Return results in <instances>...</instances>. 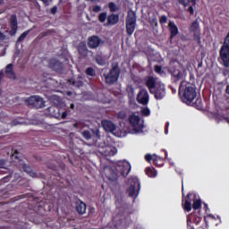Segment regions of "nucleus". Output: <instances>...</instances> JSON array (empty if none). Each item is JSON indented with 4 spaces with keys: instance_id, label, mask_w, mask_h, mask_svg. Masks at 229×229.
Instances as JSON below:
<instances>
[{
    "instance_id": "obj_50",
    "label": "nucleus",
    "mask_w": 229,
    "mask_h": 229,
    "mask_svg": "<svg viewBox=\"0 0 229 229\" xmlns=\"http://www.w3.org/2000/svg\"><path fill=\"white\" fill-rule=\"evenodd\" d=\"M56 10H57L56 7H53V8H52V13H56Z\"/></svg>"
},
{
    "instance_id": "obj_52",
    "label": "nucleus",
    "mask_w": 229,
    "mask_h": 229,
    "mask_svg": "<svg viewBox=\"0 0 229 229\" xmlns=\"http://www.w3.org/2000/svg\"><path fill=\"white\" fill-rule=\"evenodd\" d=\"M208 217H210L211 219H216V216L214 215H208Z\"/></svg>"
},
{
    "instance_id": "obj_53",
    "label": "nucleus",
    "mask_w": 229,
    "mask_h": 229,
    "mask_svg": "<svg viewBox=\"0 0 229 229\" xmlns=\"http://www.w3.org/2000/svg\"><path fill=\"white\" fill-rule=\"evenodd\" d=\"M225 92H226V94L229 95V85H227L226 89H225Z\"/></svg>"
},
{
    "instance_id": "obj_27",
    "label": "nucleus",
    "mask_w": 229,
    "mask_h": 229,
    "mask_svg": "<svg viewBox=\"0 0 229 229\" xmlns=\"http://www.w3.org/2000/svg\"><path fill=\"white\" fill-rule=\"evenodd\" d=\"M108 8H109L110 12H112V13H115V12L119 11V7L114 2H111L108 4Z\"/></svg>"
},
{
    "instance_id": "obj_5",
    "label": "nucleus",
    "mask_w": 229,
    "mask_h": 229,
    "mask_svg": "<svg viewBox=\"0 0 229 229\" xmlns=\"http://www.w3.org/2000/svg\"><path fill=\"white\" fill-rule=\"evenodd\" d=\"M121 74V69H119L118 64H114L108 74L104 73L103 78L106 83L108 85H114L117 80H119V75Z\"/></svg>"
},
{
    "instance_id": "obj_24",
    "label": "nucleus",
    "mask_w": 229,
    "mask_h": 229,
    "mask_svg": "<svg viewBox=\"0 0 229 229\" xmlns=\"http://www.w3.org/2000/svg\"><path fill=\"white\" fill-rule=\"evenodd\" d=\"M5 73L9 78H15V75L13 74V64H9L5 68Z\"/></svg>"
},
{
    "instance_id": "obj_2",
    "label": "nucleus",
    "mask_w": 229,
    "mask_h": 229,
    "mask_svg": "<svg viewBox=\"0 0 229 229\" xmlns=\"http://www.w3.org/2000/svg\"><path fill=\"white\" fill-rule=\"evenodd\" d=\"M131 171V165L126 160H120L114 164L113 168L106 166V176L110 182H115L119 178V174L122 176H128Z\"/></svg>"
},
{
    "instance_id": "obj_23",
    "label": "nucleus",
    "mask_w": 229,
    "mask_h": 229,
    "mask_svg": "<svg viewBox=\"0 0 229 229\" xmlns=\"http://www.w3.org/2000/svg\"><path fill=\"white\" fill-rule=\"evenodd\" d=\"M45 101L42 98L39 96H36V104H35V108H44L45 106Z\"/></svg>"
},
{
    "instance_id": "obj_4",
    "label": "nucleus",
    "mask_w": 229,
    "mask_h": 229,
    "mask_svg": "<svg viewBox=\"0 0 229 229\" xmlns=\"http://www.w3.org/2000/svg\"><path fill=\"white\" fill-rule=\"evenodd\" d=\"M129 123L135 133H139L144 129V120L140 118L139 113L131 114L129 116Z\"/></svg>"
},
{
    "instance_id": "obj_41",
    "label": "nucleus",
    "mask_w": 229,
    "mask_h": 229,
    "mask_svg": "<svg viewBox=\"0 0 229 229\" xmlns=\"http://www.w3.org/2000/svg\"><path fill=\"white\" fill-rule=\"evenodd\" d=\"M159 22L161 24H165V22H167V16H161Z\"/></svg>"
},
{
    "instance_id": "obj_57",
    "label": "nucleus",
    "mask_w": 229,
    "mask_h": 229,
    "mask_svg": "<svg viewBox=\"0 0 229 229\" xmlns=\"http://www.w3.org/2000/svg\"><path fill=\"white\" fill-rule=\"evenodd\" d=\"M71 108H74V104H72V105H71Z\"/></svg>"
},
{
    "instance_id": "obj_43",
    "label": "nucleus",
    "mask_w": 229,
    "mask_h": 229,
    "mask_svg": "<svg viewBox=\"0 0 229 229\" xmlns=\"http://www.w3.org/2000/svg\"><path fill=\"white\" fill-rule=\"evenodd\" d=\"M101 7L99 5L93 6V12H95L96 13H99Z\"/></svg>"
},
{
    "instance_id": "obj_45",
    "label": "nucleus",
    "mask_w": 229,
    "mask_h": 229,
    "mask_svg": "<svg viewBox=\"0 0 229 229\" xmlns=\"http://www.w3.org/2000/svg\"><path fill=\"white\" fill-rule=\"evenodd\" d=\"M46 6H49V3H51L53 0H41Z\"/></svg>"
},
{
    "instance_id": "obj_21",
    "label": "nucleus",
    "mask_w": 229,
    "mask_h": 229,
    "mask_svg": "<svg viewBox=\"0 0 229 229\" xmlns=\"http://www.w3.org/2000/svg\"><path fill=\"white\" fill-rule=\"evenodd\" d=\"M145 173H146L147 176H148L149 178H156L157 174H158L157 170H155V168H153V167L146 168Z\"/></svg>"
},
{
    "instance_id": "obj_32",
    "label": "nucleus",
    "mask_w": 229,
    "mask_h": 229,
    "mask_svg": "<svg viewBox=\"0 0 229 229\" xmlns=\"http://www.w3.org/2000/svg\"><path fill=\"white\" fill-rule=\"evenodd\" d=\"M155 71L157 74H160V76H165V72H164V70H162V66L156 65Z\"/></svg>"
},
{
    "instance_id": "obj_16",
    "label": "nucleus",
    "mask_w": 229,
    "mask_h": 229,
    "mask_svg": "<svg viewBox=\"0 0 229 229\" xmlns=\"http://www.w3.org/2000/svg\"><path fill=\"white\" fill-rule=\"evenodd\" d=\"M76 210L78 214H85V212H87V204H85L83 201H78L76 203Z\"/></svg>"
},
{
    "instance_id": "obj_56",
    "label": "nucleus",
    "mask_w": 229,
    "mask_h": 229,
    "mask_svg": "<svg viewBox=\"0 0 229 229\" xmlns=\"http://www.w3.org/2000/svg\"><path fill=\"white\" fill-rule=\"evenodd\" d=\"M4 0H0V4H3Z\"/></svg>"
},
{
    "instance_id": "obj_33",
    "label": "nucleus",
    "mask_w": 229,
    "mask_h": 229,
    "mask_svg": "<svg viewBox=\"0 0 229 229\" xmlns=\"http://www.w3.org/2000/svg\"><path fill=\"white\" fill-rule=\"evenodd\" d=\"M50 101H53L55 105H58V103H60V97L56 96V95H52L49 98Z\"/></svg>"
},
{
    "instance_id": "obj_39",
    "label": "nucleus",
    "mask_w": 229,
    "mask_h": 229,
    "mask_svg": "<svg viewBox=\"0 0 229 229\" xmlns=\"http://www.w3.org/2000/svg\"><path fill=\"white\" fill-rule=\"evenodd\" d=\"M118 119H125L126 118V112L121 111L117 114Z\"/></svg>"
},
{
    "instance_id": "obj_26",
    "label": "nucleus",
    "mask_w": 229,
    "mask_h": 229,
    "mask_svg": "<svg viewBox=\"0 0 229 229\" xmlns=\"http://www.w3.org/2000/svg\"><path fill=\"white\" fill-rule=\"evenodd\" d=\"M75 87H81L83 85V77H79L77 81H70Z\"/></svg>"
},
{
    "instance_id": "obj_1",
    "label": "nucleus",
    "mask_w": 229,
    "mask_h": 229,
    "mask_svg": "<svg viewBox=\"0 0 229 229\" xmlns=\"http://www.w3.org/2000/svg\"><path fill=\"white\" fill-rule=\"evenodd\" d=\"M172 76L174 81H182L179 87V93L183 95L184 99H186L188 103H192L197 96L196 87L184 81L185 78H187V72L185 69L182 66L174 69Z\"/></svg>"
},
{
    "instance_id": "obj_25",
    "label": "nucleus",
    "mask_w": 229,
    "mask_h": 229,
    "mask_svg": "<svg viewBox=\"0 0 229 229\" xmlns=\"http://www.w3.org/2000/svg\"><path fill=\"white\" fill-rule=\"evenodd\" d=\"M193 197L192 208H194V210H198L199 208H201V199H196V195H193Z\"/></svg>"
},
{
    "instance_id": "obj_9",
    "label": "nucleus",
    "mask_w": 229,
    "mask_h": 229,
    "mask_svg": "<svg viewBox=\"0 0 229 229\" xmlns=\"http://www.w3.org/2000/svg\"><path fill=\"white\" fill-rule=\"evenodd\" d=\"M189 31L192 34L193 40L199 44L201 42V27H199V22H198V21L191 22L189 27Z\"/></svg>"
},
{
    "instance_id": "obj_7",
    "label": "nucleus",
    "mask_w": 229,
    "mask_h": 229,
    "mask_svg": "<svg viewBox=\"0 0 229 229\" xmlns=\"http://www.w3.org/2000/svg\"><path fill=\"white\" fill-rule=\"evenodd\" d=\"M129 189L127 190V192L129 196L137 198L139 196V192H140V181H139V178L132 177L129 179Z\"/></svg>"
},
{
    "instance_id": "obj_61",
    "label": "nucleus",
    "mask_w": 229,
    "mask_h": 229,
    "mask_svg": "<svg viewBox=\"0 0 229 229\" xmlns=\"http://www.w3.org/2000/svg\"><path fill=\"white\" fill-rule=\"evenodd\" d=\"M165 135H167V131H165Z\"/></svg>"
},
{
    "instance_id": "obj_40",
    "label": "nucleus",
    "mask_w": 229,
    "mask_h": 229,
    "mask_svg": "<svg viewBox=\"0 0 229 229\" xmlns=\"http://www.w3.org/2000/svg\"><path fill=\"white\" fill-rule=\"evenodd\" d=\"M181 4H183V6H187L189 3H191V0H178Z\"/></svg>"
},
{
    "instance_id": "obj_36",
    "label": "nucleus",
    "mask_w": 229,
    "mask_h": 229,
    "mask_svg": "<svg viewBox=\"0 0 229 229\" xmlns=\"http://www.w3.org/2000/svg\"><path fill=\"white\" fill-rule=\"evenodd\" d=\"M82 137L86 139V140H89L92 137V135L90 134V131H82Z\"/></svg>"
},
{
    "instance_id": "obj_63",
    "label": "nucleus",
    "mask_w": 229,
    "mask_h": 229,
    "mask_svg": "<svg viewBox=\"0 0 229 229\" xmlns=\"http://www.w3.org/2000/svg\"><path fill=\"white\" fill-rule=\"evenodd\" d=\"M218 217V219H221V218H219V216H217Z\"/></svg>"
},
{
    "instance_id": "obj_37",
    "label": "nucleus",
    "mask_w": 229,
    "mask_h": 229,
    "mask_svg": "<svg viewBox=\"0 0 229 229\" xmlns=\"http://www.w3.org/2000/svg\"><path fill=\"white\" fill-rule=\"evenodd\" d=\"M98 21L100 22H105L106 21V13H102L98 16Z\"/></svg>"
},
{
    "instance_id": "obj_15",
    "label": "nucleus",
    "mask_w": 229,
    "mask_h": 229,
    "mask_svg": "<svg viewBox=\"0 0 229 229\" xmlns=\"http://www.w3.org/2000/svg\"><path fill=\"white\" fill-rule=\"evenodd\" d=\"M49 67L50 69H53L54 71L58 72V71H62V68L64 67V65L62 64V63H60L56 59H52L49 62Z\"/></svg>"
},
{
    "instance_id": "obj_6",
    "label": "nucleus",
    "mask_w": 229,
    "mask_h": 229,
    "mask_svg": "<svg viewBox=\"0 0 229 229\" xmlns=\"http://www.w3.org/2000/svg\"><path fill=\"white\" fill-rule=\"evenodd\" d=\"M135 26H137V14L130 10L126 18V32L128 35H133Z\"/></svg>"
},
{
    "instance_id": "obj_46",
    "label": "nucleus",
    "mask_w": 229,
    "mask_h": 229,
    "mask_svg": "<svg viewBox=\"0 0 229 229\" xmlns=\"http://www.w3.org/2000/svg\"><path fill=\"white\" fill-rule=\"evenodd\" d=\"M17 124H22V123L17 120L13 121V126H17Z\"/></svg>"
},
{
    "instance_id": "obj_55",
    "label": "nucleus",
    "mask_w": 229,
    "mask_h": 229,
    "mask_svg": "<svg viewBox=\"0 0 229 229\" xmlns=\"http://www.w3.org/2000/svg\"><path fill=\"white\" fill-rule=\"evenodd\" d=\"M191 196H193L192 194H188L187 198H191Z\"/></svg>"
},
{
    "instance_id": "obj_10",
    "label": "nucleus",
    "mask_w": 229,
    "mask_h": 229,
    "mask_svg": "<svg viewBox=\"0 0 229 229\" xmlns=\"http://www.w3.org/2000/svg\"><path fill=\"white\" fill-rule=\"evenodd\" d=\"M102 126L106 131H110V133H113L114 137H124V133L123 131H118L115 127V123H113L111 121L103 120Z\"/></svg>"
},
{
    "instance_id": "obj_30",
    "label": "nucleus",
    "mask_w": 229,
    "mask_h": 229,
    "mask_svg": "<svg viewBox=\"0 0 229 229\" xmlns=\"http://www.w3.org/2000/svg\"><path fill=\"white\" fill-rule=\"evenodd\" d=\"M50 112H55L52 114V115H54L55 119H58V117H60V109H58L57 107H55V106L50 107Z\"/></svg>"
},
{
    "instance_id": "obj_38",
    "label": "nucleus",
    "mask_w": 229,
    "mask_h": 229,
    "mask_svg": "<svg viewBox=\"0 0 229 229\" xmlns=\"http://www.w3.org/2000/svg\"><path fill=\"white\" fill-rule=\"evenodd\" d=\"M86 74H88V76H95L96 75V72L92 68H88L86 70Z\"/></svg>"
},
{
    "instance_id": "obj_35",
    "label": "nucleus",
    "mask_w": 229,
    "mask_h": 229,
    "mask_svg": "<svg viewBox=\"0 0 229 229\" xmlns=\"http://www.w3.org/2000/svg\"><path fill=\"white\" fill-rule=\"evenodd\" d=\"M30 30H26L25 32H23L18 38V42H22V40H24V38H26V37H28V35H30Z\"/></svg>"
},
{
    "instance_id": "obj_47",
    "label": "nucleus",
    "mask_w": 229,
    "mask_h": 229,
    "mask_svg": "<svg viewBox=\"0 0 229 229\" xmlns=\"http://www.w3.org/2000/svg\"><path fill=\"white\" fill-rule=\"evenodd\" d=\"M188 10L191 15L194 13V8L192 6H190Z\"/></svg>"
},
{
    "instance_id": "obj_20",
    "label": "nucleus",
    "mask_w": 229,
    "mask_h": 229,
    "mask_svg": "<svg viewBox=\"0 0 229 229\" xmlns=\"http://www.w3.org/2000/svg\"><path fill=\"white\" fill-rule=\"evenodd\" d=\"M20 165H21V169H23V171H25L26 173H29V174L32 176V178H35V176H37V174L31 172V168H30V166H28L26 164H24V161H21Z\"/></svg>"
},
{
    "instance_id": "obj_51",
    "label": "nucleus",
    "mask_w": 229,
    "mask_h": 229,
    "mask_svg": "<svg viewBox=\"0 0 229 229\" xmlns=\"http://www.w3.org/2000/svg\"><path fill=\"white\" fill-rule=\"evenodd\" d=\"M13 158H17V150L13 154Z\"/></svg>"
},
{
    "instance_id": "obj_17",
    "label": "nucleus",
    "mask_w": 229,
    "mask_h": 229,
    "mask_svg": "<svg viewBox=\"0 0 229 229\" xmlns=\"http://www.w3.org/2000/svg\"><path fill=\"white\" fill-rule=\"evenodd\" d=\"M145 159L147 160V162H151V160H153V162L156 164H157V162L164 160V158L157 156L156 154L154 155L147 154L145 156Z\"/></svg>"
},
{
    "instance_id": "obj_13",
    "label": "nucleus",
    "mask_w": 229,
    "mask_h": 229,
    "mask_svg": "<svg viewBox=\"0 0 229 229\" xmlns=\"http://www.w3.org/2000/svg\"><path fill=\"white\" fill-rule=\"evenodd\" d=\"M101 153L104 157H114V155L117 154V148L113 146H106V148L101 150Z\"/></svg>"
},
{
    "instance_id": "obj_48",
    "label": "nucleus",
    "mask_w": 229,
    "mask_h": 229,
    "mask_svg": "<svg viewBox=\"0 0 229 229\" xmlns=\"http://www.w3.org/2000/svg\"><path fill=\"white\" fill-rule=\"evenodd\" d=\"M61 117L62 119H65L67 117V112H64Z\"/></svg>"
},
{
    "instance_id": "obj_19",
    "label": "nucleus",
    "mask_w": 229,
    "mask_h": 229,
    "mask_svg": "<svg viewBox=\"0 0 229 229\" xmlns=\"http://www.w3.org/2000/svg\"><path fill=\"white\" fill-rule=\"evenodd\" d=\"M108 24L112 26L117 24L119 22V15L117 14H111L107 18Z\"/></svg>"
},
{
    "instance_id": "obj_14",
    "label": "nucleus",
    "mask_w": 229,
    "mask_h": 229,
    "mask_svg": "<svg viewBox=\"0 0 229 229\" xmlns=\"http://www.w3.org/2000/svg\"><path fill=\"white\" fill-rule=\"evenodd\" d=\"M101 44V38L98 36H92L89 38V47H91V49H96V47H99V45Z\"/></svg>"
},
{
    "instance_id": "obj_29",
    "label": "nucleus",
    "mask_w": 229,
    "mask_h": 229,
    "mask_svg": "<svg viewBox=\"0 0 229 229\" xmlns=\"http://www.w3.org/2000/svg\"><path fill=\"white\" fill-rule=\"evenodd\" d=\"M183 208L184 210H187V212H191L192 210V204L189 199H186L184 204H183Z\"/></svg>"
},
{
    "instance_id": "obj_28",
    "label": "nucleus",
    "mask_w": 229,
    "mask_h": 229,
    "mask_svg": "<svg viewBox=\"0 0 229 229\" xmlns=\"http://www.w3.org/2000/svg\"><path fill=\"white\" fill-rule=\"evenodd\" d=\"M26 103H28L31 106H35V105L37 103V96H32V97L27 98Z\"/></svg>"
},
{
    "instance_id": "obj_44",
    "label": "nucleus",
    "mask_w": 229,
    "mask_h": 229,
    "mask_svg": "<svg viewBox=\"0 0 229 229\" xmlns=\"http://www.w3.org/2000/svg\"><path fill=\"white\" fill-rule=\"evenodd\" d=\"M96 60H97V63H98V65H104L105 64L104 60H102V59L98 60V58Z\"/></svg>"
},
{
    "instance_id": "obj_12",
    "label": "nucleus",
    "mask_w": 229,
    "mask_h": 229,
    "mask_svg": "<svg viewBox=\"0 0 229 229\" xmlns=\"http://www.w3.org/2000/svg\"><path fill=\"white\" fill-rule=\"evenodd\" d=\"M201 217L196 216V214L192 213L187 216V225L188 226H191V228H193L192 225H198L200 223Z\"/></svg>"
},
{
    "instance_id": "obj_58",
    "label": "nucleus",
    "mask_w": 229,
    "mask_h": 229,
    "mask_svg": "<svg viewBox=\"0 0 229 229\" xmlns=\"http://www.w3.org/2000/svg\"><path fill=\"white\" fill-rule=\"evenodd\" d=\"M226 123H228V124H229V118H226Z\"/></svg>"
},
{
    "instance_id": "obj_18",
    "label": "nucleus",
    "mask_w": 229,
    "mask_h": 229,
    "mask_svg": "<svg viewBox=\"0 0 229 229\" xmlns=\"http://www.w3.org/2000/svg\"><path fill=\"white\" fill-rule=\"evenodd\" d=\"M168 28L171 31V36L176 37L179 31H178V27L176 26V24H174V21H170L168 24Z\"/></svg>"
},
{
    "instance_id": "obj_59",
    "label": "nucleus",
    "mask_w": 229,
    "mask_h": 229,
    "mask_svg": "<svg viewBox=\"0 0 229 229\" xmlns=\"http://www.w3.org/2000/svg\"><path fill=\"white\" fill-rule=\"evenodd\" d=\"M169 127V123H166V128H168Z\"/></svg>"
},
{
    "instance_id": "obj_3",
    "label": "nucleus",
    "mask_w": 229,
    "mask_h": 229,
    "mask_svg": "<svg viewBox=\"0 0 229 229\" xmlns=\"http://www.w3.org/2000/svg\"><path fill=\"white\" fill-rule=\"evenodd\" d=\"M146 85L155 99H164L165 98V85L160 80L150 77L147 80Z\"/></svg>"
},
{
    "instance_id": "obj_8",
    "label": "nucleus",
    "mask_w": 229,
    "mask_h": 229,
    "mask_svg": "<svg viewBox=\"0 0 229 229\" xmlns=\"http://www.w3.org/2000/svg\"><path fill=\"white\" fill-rule=\"evenodd\" d=\"M220 58L225 67H229V36L225 37L224 45L220 49Z\"/></svg>"
},
{
    "instance_id": "obj_54",
    "label": "nucleus",
    "mask_w": 229,
    "mask_h": 229,
    "mask_svg": "<svg viewBox=\"0 0 229 229\" xmlns=\"http://www.w3.org/2000/svg\"><path fill=\"white\" fill-rule=\"evenodd\" d=\"M78 126H80V123H76L73 124V127H74V128H78Z\"/></svg>"
},
{
    "instance_id": "obj_34",
    "label": "nucleus",
    "mask_w": 229,
    "mask_h": 229,
    "mask_svg": "<svg viewBox=\"0 0 229 229\" xmlns=\"http://www.w3.org/2000/svg\"><path fill=\"white\" fill-rule=\"evenodd\" d=\"M141 114H142V115H145V117H148V116L151 115V110H149L148 107H143L141 109Z\"/></svg>"
},
{
    "instance_id": "obj_11",
    "label": "nucleus",
    "mask_w": 229,
    "mask_h": 229,
    "mask_svg": "<svg viewBox=\"0 0 229 229\" xmlns=\"http://www.w3.org/2000/svg\"><path fill=\"white\" fill-rule=\"evenodd\" d=\"M137 101L138 103H140V105H148V103H149V94L148 93L147 89H141L139 91Z\"/></svg>"
},
{
    "instance_id": "obj_62",
    "label": "nucleus",
    "mask_w": 229,
    "mask_h": 229,
    "mask_svg": "<svg viewBox=\"0 0 229 229\" xmlns=\"http://www.w3.org/2000/svg\"><path fill=\"white\" fill-rule=\"evenodd\" d=\"M218 217V219H221V218H219V216H217Z\"/></svg>"
},
{
    "instance_id": "obj_60",
    "label": "nucleus",
    "mask_w": 229,
    "mask_h": 229,
    "mask_svg": "<svg viewBox=\"0 0 229 229\" xmlns=\"http://www.w3.org/2000/svg\"><path fill=\"white\" fill-rule=\"evenodd\" d=\"M192 1H193L194 4H196V0H192Z\"/></svg>"
},
{
    "instance_id": "obj_31",
    "label": "nucleus",
    "mask_w": 229,
    "mask_h": 229,
    "mask_svg": "<svg viewBox=\"0 0 229 229\" xmlns=\"http://www.w3.org/2000/svg\"><path fill=\"white\" fill-rule=\"evenodd\" d=\"M11 28H17V16H11Z\"/></svg>"
},
{
    "instance_id": "obj_22",
    "label": "nucleus",
    "mask_w": 229,
    "mask_h": 229,
    "mask_svg": "<svg viewBox=\"0 0 229 229\" xmlns=\"http://www.w3.org/2000/svg\"><path fill=\"white\" fill-rule=\"evenodd\" d=\"M80 55L82 56H87L88 49H87V45L85 43H81L78 47Z\"/></svg>"
},
{
    "instance_id": "obj_49",
    "label": "nucleus",
    "mask_w": 229,
    "mask_h": 229,
    "mask_svg": "<svg viewBox=\"0 0 229 229\" xmlns=\"http://www.w3.org/2000/svg\"><path fill=\"white\" fill-rule=\"evenodd\" d=\"M6 38V36H4V34H3L2 32H0V38L2 40H4V38Z\"/></svg>"
},
{
    "instance_id": "obj_42",
    "label": "nucleus",
    "mask_w": 229,
    "mask_h": 229,
    "mask_svg": "<svg viewBox=\"0 0 229 229\" xmlns=\"http://www.w3.org/2000/svg\"><path fill=\"white\" fill-rule=\"evenodd\" d=\"M17 33V27H11L10 35H15Z\"/></svg>"
}]
</instances>
